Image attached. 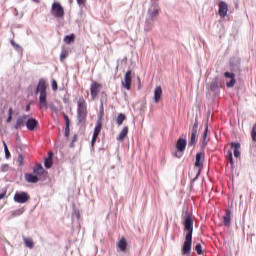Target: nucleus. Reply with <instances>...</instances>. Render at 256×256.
<instances>
[{
	"label": "nucleus",
	"instance_id": "obj_33",
	"mask_svg": "<svg viewBox=\"0 0 256 256\" xmlns=\"http://www.w3.org/2000/svg\"><path fill=\"white\" fill-rule=\"evenodd\" d=\"M224 77L227 79H235V73L225 72Z\"/></svg>",
	"mask_w": 256,
	"mask_h": 256
},
{
	"label": "nucleus",
	"instance_id": "obj_3",
	"mask_svg": "<svg viewBox=\"0 0 256 256\" xmlns=\"http://www.w3.org/2000/svg\"><path fill=\"white\" fill-rule=\"evenodd\" d=\"M88 113L87 101H85V98L81 96L77 99V121L80 125H85Z\"/></svg>",
	"mask_w": 256,
	"mask_h": 256
},
{
	"label": "nucleus",
	"instance_id": "obj_40",
	"mask_svg": "<svg viewBox=\"0 0 256 256\" xmlns=\"http://www.w3.org/2000/svg\"><path fill=\"white\" fill-rule=\"evenodd\" d=\"M52 89L53 91H57V81L52 80Z\"/></svg>",
	"mask_w": 256,
	"mask_h": 256
},
{
	"label": "nucleus",
	"instance_id": "obj_25",
	"mask_svg": "<svg viewBox=\"0 0 256 256\" xmlns=\"http://www.w3.org/2000/svg\"><path fill=\"white\" fill-rule=\"evenodd\" d=\"M49 157L45 159V167L46 169H51V167H53V153L49 152Z\"/></svg>",
	"mask_w": 256,
	"mask_h": 256
},
{
	"label": "nucleus",
	"instance_id": "obj_12",
	"mask_svg": "<svg viewBox=\"0 0 256 256\" xmlns=\"http://www.w3.org/2000/svg\"><path fill=\"white\" fill-rule=\"evenodd\" d=\"M221 87H223V84L221 83V80H219V78H214L208 85H207V89H209V91H218V89H221Z\"/></svg>",
	"mask_w": 256,
	"mask_h": 256
},
{
	"label": "nucleus",
	"instance_id": "obj_35",
	"mask_svg": "<svg viewBox=\"0 0 256 256\" xmlns=\"http://www.w3.org/2000/svg\"><path fill=\"white\" fill-rule=\"evenodd\" d=\"M174 157H176L177 159H181V157H183V152H180V151H176L174 153Z\"/></svg>",
	"mask_w": 256,
	"mask_h": 256
},
{
	"label": "nucleus",
	"instance_id": "obj_10",
	"mask_svg": "<svg viewBox=\"0 0 256 256\" xmlns=\"http://www.w3.org/2000/svg\"><path fill=\"white\" fill-rule=\"evenodd\" d=\"M218 14L222 19H225L227 17V13L229 11V5L226 4L224 1H220L218 4Z\"/></svg>",
	"mask_w": 256,
	"mask_h": 256
},
{
	"label": "nucleus",
	"instance_id": "obj_7",
	"mask_svg": "<svg viewBox=\"0 0 256 256\" xmlns=\"http://www.w3.org/2000/svg\"><path fill=\"white\" fill-rule=\"evenodd\" d=\"M101 89H103V84L97 81H92L90 85V95H91L92 101H95V99H97L99 93H101Z\"/></svg>",
	"mask_w": 256,
	"mask_h": 256
},
{
	"label": "nucleus",
	"instance_id": "obj_50",
	"mask_svg": "<svg viewBox=\"0 0 256 256\" xmlns=\"http://www.w3.org/2000/svg\"><path fill=\"white\" fill-rule=\"evenodd\" d=\"M138 82L141 83V78L138 77Z\"/></svg>",
	"mask_w": 256,
	"mask_h": 256
},
{
	"label": "nucleus",
	"instance_id": "obj_1",
	"mask_svg": "<svg viewBox=\"0 0 256 256\" xmlns=\"http://www.w3.org/2000/svg\"><path fill=\"white\" fill-rule=\"evenodd\" d=\"M184 229L187 231L185 241L182 246V255H189L193 245V216L187 214L184 219Z\"/></svg>",
	"mask_w": 256,
	"mask_h": 256
},
{
	"label": "nucleus",
	"instance_id": "obj_28",
	"mask_svg": "<svg viewBox=\"0 0 256 256\" xmlns=\"http://www.w3.org/2000/svg\"><path fill=\"white\" fill-rule=\"evenodd\" d=\"M125 119H127L125 114L120 113L117 117V125H123V121H125Z\"/></svg>",
	"mask_w": 256,
	"mask_h": 256
},
{
	"label": "nucleus",
	"instance_id": "obj_41",
	"mask_svg": "<svg viewBox=\"0 0 256 256\" xmlns=\"http://www.w3.org/2000/svg\"><path fill=\"white\" fill-rule=\"evenodd\" d=\"M64 135H65V137H69V126H66V128L64 130Z\"/></svg>",
	"mask_w": 256,
	"mask_h": 256
},
{
	"label": "nucleus",
	"instance_id": "obj_23",
	"mask_svg": "<svg viewBox=\"0 0 256 256\" xmlns=\"http://www.w3.org/2000/svg\"><path fill=\"white\" fill-rule=\"evenodd\" d=\"M23 241H24L25 247H27L28 249H33V247H35V243L33 242V238L23 237Z\"/></svg>",
	"mask_w": 256,
	"mask_h": 256
},
{
	"label": "nucleus",
	"instance_id": "obj_22",
	"mask_svg": "<svg viewBox=\"0 0 256 256\" xmlns=\"http://www.w3.org/2000/svg\"><path fill=\"white\" fill-rule=\"evenodd\" d=\"M25 180L28 183H38L39 182V176H37L36 174H31V173H27L25 174Z\"/></svg>",
	"mask_w": 256,
	"mask_h": 256
},
{
	"label": "nucleus",
	"instance_id": "obj_24",
	"mask_svg": "<svg viewBox=\"0 0 256 256\" xmlns=\"http://www.w3.org/2000/svg\"><path fill=\"white\" fill-rule=\"evenodd\" d=\"M129 134V127L125 126L119 136H118V141H124L125 137H127V135Z\"/></svg>",
	"mask_w": 256,
	"mask_h": 256
},
{
	"label": "nucleus",
	"instance_id": "obj_37",
	"mask_svg": "<svg viewBox=\"0 0 256 256\" xmlns=\"http://www.w3.org/2000/svg\"><path fill=\"white\" fill-rule=\"evenodd\" d=\"M4 151L6 159H9L11 157V152H9V148L4 149Z\"/></svg>",
	"mask_w": 256,
	"mask_h": 256
},
{
	"label": "nucleus",
	"instance_id": "obj_32",
	"mask_svg": "<svg viewBox=\"0 0 256 256\" xmlns=\"http://www.w3.org/2000/svg\"><path fill=\"white\" fill-rule=\"evenodd\" d=\"M237 83V80L235 78H231L229 82L226 83L227 87H235V84Z\"/></svg>",
	"mask_w": 256,
	"mask_h": 256
},
{
	"label": "nucleus",
	"instance_id": "obj_26",
	"mask_svg": "<svg viewBox=\"0 0 256 256\" xmlns=\"http://www.w3.org/2000/svg\"><path fill=\"white\" fill-rule=\"evenodd\" d=\"M74 42H75V34H70L64 37V43H66V45H71V43H74Z\"/></svg>",
	"mask_w": 256,
	"mask_h": 256
},
{
	"label": "nucleus",
	"instance_id": "obj_34",
	"mask_svg": "<svg viewBox=\"0 0 256 256\" xmlns=\"http://www.w3.org/2000/svg\"><path fill=\"white\" fill-rule=\"evenodd\" d=\"M228 161L233 165V152L231 150H228Z\"/></svg>",
	"mask_w": 256,
	"mask_h": 256
},
{
	"label": "nucleus",
	"instance_id": "obj_5",
	"mask_svg": "<svg viewBox=\"0 0 256 256\" xmlns=\"http://www.w3.org/2000/svg\"><path fill=\"white\" fill-rule=\"evenodd\" d=\"M51 13L56 19H63L65 17V9L59 2H54L52 4Z\"/></svg>",
	"mask_w": 256,
	"mask_h": 256
},
{
	"label": "nucleus",
	"instance_id": "obj_42",
	"mask_svg": "<svg viewBox=\"0 0 256 256\" xmlns=\"http://www.w3.org/2000/svg\"><path fill=\"white\" fill-rule=\"evenodd\" d=\"M18 163L19 165H23V155L18 156Z\"/></svg>",
	"mask_w": 256,
	"mask_h": 256
},
{
	"label": "nucleus",
	"instance_id": "obj_13",
	"mask_svg": "<svg viewBox=\"0 0 256 256\" xmlns=\"http://www.w3.org/2000/svg\"><path fill=\"white\" fill-rule=\"evenodd\" d=\"M200 141H201L202 149H205V147H207V144L209 143V124L208 123L205 124V130L202 135V139Z\"/></svg>",
	"mask_w": 256,
	"mask_h": 256
},
{
	"label": "nucleus",
	"instance_id": "obj_27",
	"mask_svg": "<svg viewBox=\"0 0 256 256\" xmlns=\"http://www.w3.org/2000/svg\"><path fill=\"white\" fill-rule=\"evenodd\" d=\"M66 57H69V50L62 49V51L60 53V61H61V63H63V61H65Z\"/></svg>",
	"mask_w": 256,
	"mask_h": 256
},
{
	"label": "nucleus",
	"instance_id": "obj_48",
	"mask_svg": "<svg viewBox=\"0 0 256 256\" xmlns=\"http://www.w3.org/2000/svg\"><path fill=\"white\" fill-rule=\"evenodd\" d=\"M8 168H9L8 165H4V166H3V171H5V169H8Z\"/></svg>",
	"mask_w": 256,
	"mask_h": 256
},
{
	"label": "nucleus",
	"instance_id": "obj_21",
	"mask_svg": "<svg viewBox=\"0 0 256 256\" xmlns=\"http://www.w3.org/2000/svg\"><path fill=\"white\" fill-rule=\"evenodd\" d=\"M231 147L234 149V157H241V152L239 151V149H241V144L239 142H232Z\"/></svg>",
	"mask_w": 256,
	"mask_h": 256
},
{
	"label": "nucleus",
	"instance_id": "obj_17",
	"mask_svg": "<svg viewBox=\"0 0 256 256\" xmlns=\"http://www.w3.org/2000/svg\"><path fill=\"white\" fill-rule=\"evenodd\" d=\"M161 97H163V88H161V86H157L154 90V102L159 103V101H161Z\"/></svg>",
	"mask_w": 256,
	"mask_h": 256
},
{
	"label": "nucleus",
	"instance_id": "obj_49",
	"mask_svg": "<svg viewBox=\"0 0 256 256\" xmlns=\"http://www.w3.org/2000/svg\"><path fill=\"white\" fill-rule=\"evenodd\" d=\"M16 213L19 215L21 213V210H17Z\"/></svg>",
	"mask_w": 256,
	"mask_h": 256
},
{
	"label": "nucleus",
	"instance_id": "obj_15",
	"mask_svg": "<svg viewBox=\"0 0 256 256\" xmlns=\"http://www.w3.org/2000/svg\"><path fill=\"white\" fill-rule=\"evenodd\" d=\"M39 125V122L35 118H29L26 121V127L28 131H35Z\"/></svg>",
	"mask_w": 256,
	"mask_h": 256
},
{
	"label": "nucleus",
	"instance_id": "obj_43",
	"mask_svg": "<svg viewBox=\"0 0 256 256\" xmlns=\"http://www.w3.org/2000/svg\"><path fill=\"white\" fill-rule=\"evenodd\" d=\"M78 5L81 7V5H85L87 0H76Z\"/></svg>",
	"mask_w": 256,
	"mask_h": 256
},
{
	"label": "nucleus",
	"instance_id": "obj_30",
	"mask_svg": "<svg viewBox=\"0 0 256 256\" xmlns=\"http://www.w3.org/2000/svg\"><path fill=\"white\" fill-rule=\"evenodd\" d=\"M194 249L198 255H203V246L201 244H197Z\"/></svg>",
	"mask_w": 256,
	"mask_h": 256
},
{
	"label": "nucleus",
	"instance_id": "obj_14",
	"mask_svg": "<svg viewBox=\"0 0 256 256\" xmlns=\"http://www.w3.org/2000/svg\"><path fill=\"white\" fill-rule=\"evenodd\" d=\"M185 149H187V140L179 138L176 142V150L180 153H185Z\"/></svg>",
	"mask_w": 256,
	"mask_h": 256
},
{
	"label": "nucleus",
	"instance_id": "obj_18",
	"mask_svg": "<svg viewBox=\"0 0 256 256\" xmlns=\"http://www.w3.org/2000/svg\"><path fill=\"white\" fill-rule=\"evenodd\" d=\"M117 247L125 253L127 251V239H125V236H122L121 239L117 243Z\"/></svg>",
	"mask_w": 256,
	"mask_h": 256
},
{
	"label": "nucleus",
	"instance_id": "obj_4",
	"mask_svg": "<svg viewBox=\"0 0 256 256\" xmlns=\"http://www.w3.org/2000/svg\"><path fill=\"white\" fill-rule=\"evenodd\" d=\"M103 112L101 113L100 117L96 121V125L94 128V133L91 140V147H95V143H97V137L101 134V129H103Z\"/></svg>",
	"mask_w": 256,
	"mask_h": 256
},
{
	"label": "nucleus",
	"instance_id": "obj_9",
	"mask_svg": "<svg viewBox=\"0 0 256 256\" xmlns=\"http://www.w3.org/2000/svg\"><path fill=\"white\" fill-rule=\"evenodd\" d=\"M205 163V152L201 151L196 154L195 167L201 171L203 169V165Z\"/></svg>",
	"mask_w": 256,
	"mask_h": 256
},
{
	"label": "nucleus",
	"instance_id": "obj_45",
	"mask_svg": "<svg viewBox=\"0 0 256 256\" xmlns=\"http://www.w3.org/2000/svg\"><path fill=\"white\" fill-rule=\"evenodd\" d=\"M11 121H13V116H8L6 123H11Z\"/></svg>",
	"mask_w": 256,
	"mask_h": 256
},
{
	"label": "nucleus",
	"instance_id": "obj_46",
	"mask_svg": "<svg viewBox=\"0 0 256 256\" xmlns=\"http://www.w3.org/2000/svg\"><path fill=\"white\" fill-rule=\"evenodd\" d=\"M3 147H4V149H8L7 148V143H5V141H3Z\"/></svg>",
	"mask_w": 256,
	"mask_h": 256
},
{
	"label": "nucleus",
	"instance_id": "obj_39",
	"mask_svg": "<svg viewBox=\"0 0 256 256\" xmlns=\"http://www.w3.org/2000/svg\"><path fill=\"white\" fill-rule=\"evenodd\" d=\"M7 195V189H4L2 193L0 194V200L5 199V196Z\"/></svg>",
	"mask_w": 256,
	"mask_h": 256
},
{
	"label": "nucleus",
	"instance_id": "obj_19",
	"mask_svg": "<svg viewBox=\"0 0 256 256\" xmlns=\"http://www.w3.org/2000/svg\"><path fill=\"white\" fill-rule=\"evenodd\" d=\"M223 223L225 227H231V210L227 209L223 216Z\"/></svg>",
	"mask_w": 256,
	"mask_h": 256
},
{
	"label": "nucleus",
	"instance_id": "obj_44",
	"mask_svg": "<svg viewBox=\"0 0 256 256\" xmlns=\"http://www.w3.org/2000/svg\"><path fill=\"white\" fill-rule=\"evenodd\" d=\"M8 117H13V108L10 107L8 110Z\"/></svg>",
	"mask_w": 256,
	"mask_h": 256
},
{
	"label": "nucleus",
	"instance_id": "obj_20",
	"mask_svg": "<svg viewBox=\"0 0 256 256\" xmlns=\"http://www.w3.org/2000/svg\"><path fill=\"white\" fill-rule=\"evenodd\" d=\"M33 173L39 178L45 173V169L41 164H36L33 168Z\"/></svg>",
	"mask_w": 256,
	"mask_h": 256
},
{
	"label": "nucleus",
	"instance_id": "obj_8",
	"mask_svg": "<svg viewBox=\"0 0 256 256\" xmlns=\"http://www.w3.org/2000/svg\"><path fill=\"white\" fill-rule=\"evenodd\" d=\"M31 199V196L27 192H16L14 195L15 203H27Z\"/></svg>",
	"mask_w": 256,
	"mask_h": 256
},
{
	"label": "nucleus",
	"instance_id": "obj_47",
	"mask_svg": "<svg viewBox=\"0 0 256 256\" xmlns=\"http://www.w3.org/2000/svg\"><path fill=\"white\" fill-rule=\"evenodd\" d=\"M31 110V106H26V111H30Z\"/></svg>",
	"mask_w": 256,
	"mask_h": 256
},
{
	"label": "nucleus",
	"instance_id": "obj_36",
	"mask_svg": "<svg viewBox=\"0 0 256 256\" xmlns=\"http://www.w3.org/2000/svg\"><path fill=\"white\" fill-rule=\"evenodd\" d=\"M10 43L13 47H15V49H21V46L19 44L15 43V41L11 40Z\"/></svg>",
	"mask_w": 256,
	"mask_h": 256
},
{
	"label": "nucleus",
	"instance_id": "obj_38",
	"mask_svg": "<svg viewBox=\"0 0 256 256\" xmlns=\"http://www.w3.org/2000/svg\"><path fill=\"white\" fill-rule=\"evenodd\" d=\"M64 120H65V125L69 126V116L67 114H63Z\"/></svg>",
	"mask_w": 256,
	"mask_h": 256
},
{
	"label": "nucleus",
	"instance_id": "obj_16",
	"mask_svg": "<svg viewBox=\"0 0 256 256\" xmlns=\"http://www.w3.org/2000/svg\"><path fill=\"white\" fill-rule=\"evenodd\" d=\"M25 123H27V115L19 116L14 125V129H21V127H25Z\"/></svg>",
	"mask_w": 256,
	"mask_h": 256
},
{
	"label": "nucleus",
	"instance_id": "obj_31",
	"mask_svg": "<svg viewBox=\"0 0 256 256\" xmlns=\"http://www.w3.org/2000/svg\"><path fill=\"white\" fill-rule=\"evenodd\" d=\"M157 15H159V9L154 8L153 11H150L151 19H155V17H157Z\"/></svg>",
	"mask_w": 256,
	"mask_h": 256
},
{
	"label": "nucleus",
	"instance_id": "obj_2",
	"mask_svg": "<svg viewBox=\"0 0 256 256\" xmlns=\"http://www.w3.org/2000/svg\"><path fill=\"white\" fill-rule=\"evenodd\" d=\"M39 93V108L40 109H49L47 103V81L41 78L38 82L35 94Z\"/></svg>",
	"mask_w": 256,
	"mask_h": 256
},
{
	"label": "nucleus",
	"instance_id": "obj_11",
	"mask_svg": "<svg viewBox=\"0 0 256 256\" xmlns=\"http://www.w3.org/2000/svg\"><path fill=\"white\" fill-rule=\"evenodd\" d=\"M133 80L131 78V70H128L124 75V80L122 81V86L127 89V91H131V85Z\"/></svg>",
	"mask_w": 256,
	"mask_h": 256
},
{
	"label": "nucleus",
	"instance_id": "obj_29",
	"mask_svg": "<svg viewBox=\"0 0 256 256\" xmlns=\"http://www.w3.org/2000/svg\"><path fill=\"white\" fill-rule=\"evenodd\" d=\"M251 137H252V141L254 143H256V124H254L253 127H252Z\"/></svg>",
	"mask_w": 256,
	"mask_h": 256
},
{
	"label": "nucleus",
	"instance_id": "obj_6",
	"mask_svg": "<svg viewBox=\"0 0 256 256\" xmlns=\"http://www.w3.org/2000/svg\"><path fill=\"white\" fill-rule=\"evenodd\" d=\"M198 131H199V122L196 119L191 130L190 140L188 142L189 147H193L194 145L197 144V141L199 140V137L197 135Z\"/></svg>",
	"mask_w": 256,
	"mask_h": 256
}]
</instances>
